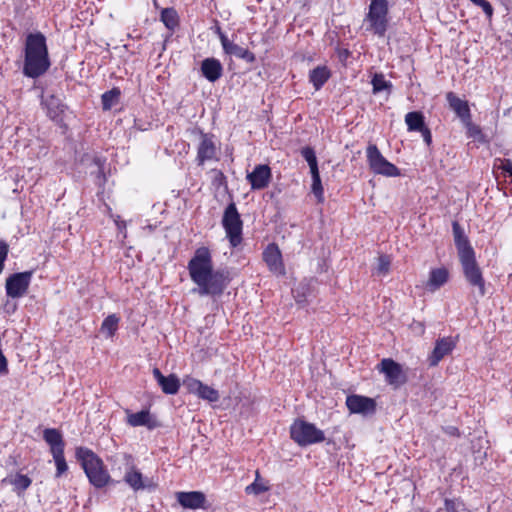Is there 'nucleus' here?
Returning <instances> with one entry per match:
<instances>
[{
    "label": "nucleus",
    "mask_w": 512,
    "mask_h": 512,
    "mask_svg": "<svg viewBox=\"0 0 512 512\" xmlns=\"http://www.w3.org/2000/svg\"><path fill=\"white\" fill-rule=\"evenodd\" d=\"M346 406L352 414L367 416L375 413L377 404L373 398L351 394L346 398Z\"/></svg>",
    "instance_id": "nucleus-11"
},
{
    "label": "nucleus",
    "mask_w": 512,
    "mask_h": 512,
    "mask_svg": "<svg viewBox=\"0 0 512 512\" xmlns=\"http://www.w3.org/2000/svg\"><path fill=\"white\" fill-rule=\"evenodd\" d=\"M9 246L4 240H0V274L4 269V263L7 259Z\"/></svg>",
    "instance_id": "nucleus-42"
},
{
    "label": "nucleus",
    "mask_w": 512,
    "mask_h": 512,
    "mask_svg": "<svg viewBox=\"0 0 512 512\" xmlns=\"http://www.w3.org/2000/svg\"><path fill=\"white\" fill-rule=\"evenodd\" d=\"M120 94V89L116 87L103 93L101 96L103 110H110L118 102Z\"/></svg>",
    "instance_id": "nucleus-30"
},
{
    "label": "nucleus",
    "mask_w": 512,
    "mask_h": 512,
    "mask_svg": "<svg viewBox=\"0 0 512 512\" xmlns=\"http://www.w3.org/2000/svg\"><path fill=\"white\" fill-rule=\"evenodd\" d=\"M50 67L46 37L41 32L30 33L25 41L23 74L29 78H38Z\"/></svg>",
    "instance_id": "nucleus-2"
},
{
    "label": "nucleus",
    "mask_w": 512,
    "mask_h": 512,
    "mask_svg": "<svg viewBox=\"0 0 512 512\" xmlns=\"http://www.w3.org/2000/svg\"><path fill=\"white\" fill-rule=\"evenodd\" d=\"M127 414V424L132 427H147L153 430L160 426L158 420L150 414L148 409H143L137 413H132L130 410L125 411Z\"/></svg>",
    "instance_id": "nucleus-15"
},
{
    "label": "nucleus",
    "mask_w": 512,
    "mask_h": 512,
    "mask_svg": "<svg viewBox=\"0 0 512 512\" xmlns=\"http://www.w3.org/2000/svg\"><path fill=\"white\" fill-rule=\"evenodd\" d=\"M75 456L89 482L95 488H103L109 483L111 478L104 467L103 461L91 449L77 447Z\"/></svg>",
    "instance_id": "nucleus-3"
},
{
    "label": "nucleus",
    "mask_w": 512,
    "mask_h": 512,
    "mask_svg": "<svg viewBox=\"0 0 512 512\" xmlns=\"http://www.w3.org/2000/svg\"><path fill=\"white\" fill-rule=\"evenodd\" d=\"M52 456L56 465L55 477L58 478L68 470V465L64 457V451L52 454Z\"/></svg>",
    "instance_id": "nucleus-37"
},
{
    "label": "nucleus",
    "mask_w": 512,
    "mask_h": 512,
    "mask_svg": "<svg viewBox=\"0 0 512 512\" xmlns=\"http://www.w3.org/2000/svg\"><path fill=\"white\" fill-rule=\"evenodd\" d=\"M197 396L209 402H217L220 398L219 392L216 389L204 383H202L200 390L197 393Z\"/></svg>",
    "instance_id": "nucleus-34"
},
{
    "label": "nucleus",
    "mask_w": 512,
    "mask_h": 512,
    "mask_svg": "<svg viewBox=\"0 0 512 512\" xmlns=\"http://www.w3.org/2000/svg\"><path fill=\"white\" fill-rule=\"evenodd\" d=\"M388 1L371 0L366 20L370 24V30L379 37H383L388 28Z\"/></svg>",
    "instance_id": "nucleus-6"
},
{
    "label": "nucleus",
    "mask_w": 512,
    "mask_h": 512,
    "mask_svg": "<svg viewBox=\"0 0 512 512\" xmlns=\"http://www.w3.org/2000/svg\"><path fill=\"white\" fill-rule=\"evenodd\" d=\"M405 123L407 125L408 131L419 132L426 126L425 117L421 111L408 112L405 115Z\"/></svg>",
    "instance_id": "nucleus-28"
},
{
    "label": "nucleus",
    "mask_w": 512,
    "mask_h": 512,
    "mask_svg": "<svg viewBox=\"0 0 512 512\" xmlns=\"http://www.w3.org/2000/svg\"><path fill=\"white\" fill-rule=\"evenodd\" d=\"M201 72L209 82H216L222 76L223 66L216 58H206L201 62Z\"/></svg>",
    "instance_id": "nucleus-24"
},
{
    "label": "nucleus",
    "mask_w": 512,
    "mask_h": 512,
    "mask_svg": "<svg viewBox=\"0 0 512 512\" xmlns=\"http://www.w3.org/2000/svg\"><path fill=\"white\" fill-rule=\"evenodd\" d=\"M119 320V317L115 314L107 316L102 322L101 331L105 333L107 337H112L118 328Z\"/></svg>",
    "instance_id": "nucleus-31"
},
{
    "label": "nucleus",
    "mask_w": 512,
    "mask_h": 512,
    "mask_svg": "<svg viewBox=\"0 0 512 512\" xmlns=\"http://www.w3.org/2000/svg\"><path fill=\"white\" fill-rule=\"evenodd\" d=\"M32 480L27 476L23 474H17L15 478L12 480V484L14 485L15 489L19 491H25L29 488L31 485Z\"/></svg>",
    "instance_id": "nucleus-39"
},
{
    "label": "nucleus",
    "mask_w": 512,
    "mask_h": 512,
    "mask_svg": "<svg viewBox=\"0 0 512 512\" xmlns=\"http://www.w3.org/2000/svg\"><path fill=\"white\" fill-rule=\"evenodd\" d=\"M252 190H262L266 188L272 178L271 168L266 164L256 165L251 173L246 176Z\"/></svg>",
    "instance_id": "nucleus-13"
},
{
    "label": "nucleus",
    "mask_w": 512,
    "mask_h": 512,
    "mask_svg": "<svg viewBox=\"0 0 512 512\" xmlns=\"http://www.w3.org/2000/svg\"><path fill=\"white\" fill-rule=\"evenodd\" d=\"M187 269L191 280L197 285L200 296H221L233 278L228 267L216 270L213 268L211 252L207 247L196 249Z\"/></svg>",
    "instance_id": "nucleus-1"
},
{
    "label": "nucleus",
    "mask_w": 512,
    "mask_h": 512,
    "mask_svg": "<svg viewBox=\"0 0 512 512\" xmlns=\"http://www.w3.org/2000/svg\"><path fill=\"white\" fill-rule=\"evenodd\" d=\"M32 276V271L17 272L8 276L5 283L7 296L12 299L23 297L28 291Z\"/></svg>",
    "instance_id": "nucleus-9"
},
{
    "label": "nucleus",
    "mask_w": 512,
    "mask_h": 512,
    "mask_svg": "<svg viewBox=\"0 0 512 512\" xmlns=\"http://www.w3.org/2000/svg\"><path fill=\"white\" fill-rule=\"evenodd\" d=\"M176 499L185 509L205 508L206 496L201 491L177 492Z\"/></svg>",
    "instance_id": "nucleus-16"
},
{
    "label": "nucleus",
    "mask_w": 512,
    "mask_h": 512,
    "mask_svg": "<svg viewBox=\"0 0 512 512\" xmlns=\"http://www.w3.org/2000/svg\"><path fill=\"white\" fill-rule=\"evenodd\" d=\"M452 231H453L455 246L458 251V256L462 257L465 255L474 253V249L470 245V242H469L467 236L465 235L463 228L457 221H454L452 223Z\"/></svg>",
    "instance_id": "nucleus-21"
},
{
    "label": "nucleus",
    "mask_w": 512,
    "mask_h": 512,
    "mask_svg": "<svg viewBox=\"0 0 512 512\" xmlns=\"http://www.w3.org/2000/svg\"><path fill=\"white\" fill-rule=\"evenodd\" d=\"M461 504L454 500L445 499V510L446 512H459V506Z\"/></svg>",
    "instance_id": "nucleus-46"
},
{
    "label": "nucleus",
    "mask_w": 512,
    "mask_h": 512,
    "mask_svg": "<svg viewBox=\"0 0 512 512\" xmlns=\"http://www.w3.org/2000/svg\"><path fill=\"white\" fill-rule=\"evenodd\" d=\"M475 5L481 7L484 11V13L491 18L493 15V7L492 5L486 1V0H470Z\"/></svg>",
    "instance_id": "nucleus-43"
},
{
    "label": "nucleus",
    "mask_w": 512,
    "mask_h": 512,
    "mask_svg": "<svg viewBox=\"0 0 512 512\" xmlns=\"http://www.w3.org/2000/svg\"><path fill=\"white\" fill-rule=\"evenodd\" d=\"M331 74L326 66H317L309 73V81L312 83L315 90H319L328 81Z\"/></svg>",
    "instance_id": "nucleus-27"
},
{
    "label": "nucleus",
    "mask_w": 512,
    "mask_h": 512,
    "mask_svg": "<svg viewBox=\"0 0 512 512\" xmlns=\"http://www.w3.org/2000/svg\"><path fill=\"white\" fill-rule=\"evenodd\" d=\"M301 156L306 160L309 165L310 171L318 169V161L315 150L310 146H305L300 151Z\"/></svg>",
    "instance_id": "nucleus-36"
},
{
    "label": "nucleus",
    "mask_w": 512,
    "mask_h": 512,
    "mask_svg": "<svg viewBox=\"0 0 512 512\" xmlns=\"http://www.w3.org/2000/svg\"><path fill=\"white\" fill-rule=\"evenodd\" d=\"M498 160L501 162L500 168L512 177V158Z\"/></svg>",
    "instance_id": "nucleus-44"
},
{
    "label": "nucleus",
    "mask_w": 512,
    "mask_h": 512,
    "mask_svg": "<svg viewBox=\"0 0 512 512\" xmlns=\"http://www.w3.org/2000/svg\"><path fill=\"white\" fill-rule=\"evenodd\" d=\"M43 439L49 445L51 454L64 451L65 442L62 433L56 428H46L43 431Z\"/></svg>",
    "instance_id": "nucleus-25"
},
{
    "label": "nucleus",
    "mask_w": 512,
    "mask_h": 512,
    "mask_svg": "<svg viewBox=\"0 0 512 512\" xmlns=\"http://www.w3.org/2000/svg\"><path fill=\"white\" fill-rule=\"evenodd\" d=\"M446 99L449 107L456 113L463 123L470 121L471 112L468 102L457 97L453 92H448Z\"/></svg>",
    "instance_id": "nucleus-23"
},
{
    "label": "nucleus",
    "mask_w": 512,
    "mask_h": 512,
    "mask_svg": "<svg viewBox=\"0 0 512 512\" xmlns=\"http://www.w3.org/2000/svg\"><path fill=\"white\" fill-rule=\"evenodd\" d=\"M464 124L467 127V134L469 137H472L482 143L486 142L485 136L478 125L473 124L471 120Z\"/></svg>",
    "instance_id": "nucleus-38"
},
{
    "label": "nucleus",
    "mask_w": 512,
    "mask_h": 512,
    "mask_svg": "<svg viewBox=\"0 0 512 512\" xmlns=\"http://www.w3.org/2000/svg\"><path fill=\"white\" fill-rule=\"evenodd\" d=\"M161 21L168 29L173 30L178 25L176 11L173 8H166L162 10Z\"/></svg>",
    "instance_id": "nucleus-33"
},
{
    "label": "nucleus",
    "mask_w": 512,
    "mask_h": 512,
    "mask_svg": "<svg viewBox=\"0 0 512 512\" xmlns=\"http://www.w3.org/2000/svg\"><path fill=\"white\" fill-rule=\"evenodd\" d=\"M463 274L466 281L473 287L478 289V293L481 297L486 294L485 280L482 275L481 268L479 267L475 252L459 257Z\"/></svg>",
    "instance_id": "nucleus-7"
},
{
    "label": "nucleus",
    "mask_w": 512,
    "mask_h": 512,
    "mask_svg": "<svg viewBox=\"0 0 512 512\" xmlns=\"http://www.w3.org/2000/svg\"><path fill=\"white\" fill-rule=\"evenodd\" d=\"M290 436L299 446L305 447L325 440L324 432L314 424L297 419L290 427Z\"/></svg>",
    "instance_id": "nucleus-4"
},
{
    "label": "nucleus",
    "mask_w": 512,
    "mask_h": 512,
    "mask_svg": "<svg viewBox=\"0 0 512 512\" xmlns=\"http://www.w3.org/2000/svg\"><path fill=\"white\" fill-rule=\"evenodd\" d=\"M153 376L165 394L175 395L180 388V380L175 374L165 376L158 368L153 369Z\"/></svg>",
    "instance_id": "nucleus-19"
},
{
    "label": "nucleus",
    "mask_w": 512,
    "mask_h": 512,
    "mask_svg": "<svg viewBox=\"0 0 512 512\" xmlns=\"http://www.w3.org/2000/svg\"><path fill=\"white\" fill-rule=\"evenodd\" d=\"M391 260L387 255H381L378 258L376 271L380 275H386L390 269Z\"/></svg>",
    "instance_id": "nucleus-41"
},
{
    "label": "nucleus",
    "mask_w": 512,
    "mask_h": 512,
    "mask_svg": "<svg viewBox=\"0 0 512 512\" xmlns=\"http://www.w3.org/2000/svg\"><path fill=\"white\" fill-rule=\"evenodd\" d=\"M371 84L373 87V93L377 94L384 90H390L392 87L391 82L385 80V77L381 73H375L372 77Z\"/></svg>",
    "instance_id": "nucleus-32"
},
{
    "label": "nucleus",
    "mask_w": 512,
    "mask_h": 512,
    "mask_svg": "<svg viewBox=\"0 0 512 512\" xmlns=\"http://www.w3.org/2000/svg\"><path fill=\"white\" fill-rule=\"evenodd\" d=\"M456 346V341L452 337H443L436 340L435 347L428 357L430 366H437L438 363L449 355Z\"/></svg>",
    "instance_id": "nucleus-14"
},
{
    "label": "nucleus",
    "mask_w": 512,
    "mask_h": 512,
    "mask_svg": "<svg viewBox=\"0 0 512 512\" xmlns=\"http://www.w3.org/2000/svg\"><path fill=\"white\" fill-rule=\"evenodd\" d=\"M367 160L370 169L375 174L384 175L387 177H397L400 175V170L393 163L389 162L380 152L375 144L368 145L366 149Z\"/></svg>",
    "instance_id": "nucleus-8"
},
{
    "label": "nucleus",
    "mask_w": 512,
    "mask_h": 512,
    "mask_svg": "<svg viewBox=\"0 0 512 512\" xmlns=\"http://www.w3.org/2000/svg\"><path fill=\"white\" fill-rule=\"evenodd\" d=\"M183 385L189 393L197 395V393L200 390V387L202 385V382L193 377H186L183 380Z\"/></svg>",
    "instance_id": "nucleus-40"
},
{
    "label": "nucleus",
    "mask_w": 512,
    "mask_h": 512,
    "mask_svg": "<svg viewBox=\"0 0 512 512\" xmlns=\"http://www.w3.org/2000/svg\"><path fill=\"white\" fill-rule=\"evenodd\" d=\"M268 486L261 480L260 474L256 471V478L253 483L245 488L247 494L260 495L268 490Z\"/></svg>",
    "instance_id": "nucleus-35"
},
{
    "label": "nucleus",
    "mask_w": 512,
    "mask_h": 512,
    "mask_svg": "<svg viewBox=\"0 0 512 512\" xmlns=\"http://www.w3.org/2000/svg\"><path fill=\"white\" fill-rule=\"evenodd\" d=\"M16 307L17 306L15 303H10L9 301H7L4 305L5 311L7 313H13L16 310Z\"/></svg>",
    "instance_id": "nucleus-49"
},
{
    "label": "nucleus",
    "mask_w": 512,
    "mask_h": 512,
    "mask_svg": "<svg viewBox=\"0 0 512 512\" xmlns=\"http://www.w3.org/2000/svg\"><path fill=\"white\" fill-rule=\"evenodd\" d=\"M312 178L311 192L316 197L318 203L324 202V190L320 177L319 168L310 171Z\"/></svg>",
    "instance_id": "nucleus-29"
},
{
    "label": "nucleus",
    "mask_w": 512,
    "mask_h": 512,
    "mask_svg": "<svg viewBox=\"0 0 512 512\" xmlns=\"http://www.w3.org/2000/svg\"><path fill=\"white\" fill-rule=\"evenodd\" d=\"M449 277V272L446 268H436L430 271L427 287L431 291H435L443 286Z\"/></svg>",
    "instance_id": "nucleus-26"
},
{
    "label": "nucleus",
    "mask_w": 512,
    "mask_h": 512,
    "mask_svg": "<svg viewBox=\"0 0 512 512\" xmlns=\"http://www.w3.org/2000/svg\"><path fill=\"white\" fill-rule=\"evenodd\" d=\"M378 369L384 374L386 382L395 389L407 382V376L402 366L391 358L382 359Z\"/></svg>",
    "instance_id": "nucleus-10"
},
{
    "label": "nucleus",
    "mask_w": 512,
    "mask_h": 512,
    "mask_svg": "<svg viewBox=\"0 0 512 512\" xmlns=\"http://www.w3.org/2000/svg\"><path fill=\"white\" fill-rule=\"evenodd\" d=\"M263 259L271 272L284 274L282 255L278 246L269 244L263 252Z\"/></svg>",
    "instance_id": "nucleus-18"
},
{
    "label": "nucleus",
    "mask_w": 512,
    "mask_h": 512,
    "mask_svg": "<svg viewBox=\"0 0 512 512\" xmlns=\"http://www.w3.org/2000/svg\"><path fill=\"white\" fill-rule=\"evenodd\" d=\"M43 104L46 106L47 115L50 119L58 124L63 122L67 107L60 98L50 95L43 100Z\"/></svg>",
    "instance_id": "nucleus-20"
},
{
    "label": "nucleus",
    "mask_w": 512,
    "mask_h": 512,
    "mask_svg": "<svg viewBox=\"0 0 512 512\" xmlns=\"http://www.w3.org/2000/svg\"><path fill=\"white\" fill-rule=\"evenodd\" d=\"M93 163L95 164V166L97 167V176L100 178V177H103L104 178V169H103V166H104V163H105V159H102L101 157H94L93 159Z\"/></svg>",
    "instance_id": "nucleus-45"
},
{
    "label": "nucleus",
    "mask_w": 512,
    "mask_h": 512,
    "mask_svg": "<svg viewBox=\"0 0 512 512\" xmlns=\"http://www.w3.org/2000/svg\"><path fill=\"white\" fill-rule=\"evenodd\" d=\"M443 431L449 436L457 437L460 435L458 428L451 425L443 427Z\"/></svg>",
    "instance_id": "nucleus-48"
},
{
    "label": "nucleus",
    "mask_w": 512,
    "mask_h": 512,
    "mask_svg": "<svg viewBox=\"0 0 512 512\" xmlns=\"http://www.w3.org/2000/svg\"><path fill=\"white\" fill-rule=\"evenodd\" d=\"M216 154V147L212 140V136L201 134V141L197 151V161L199 165H203L205 161L212 160Z\"/></svg>",
    "instance_id": "nucleus-22"
},
{
    "label": "nucleus",
    "mask_w": 512,
    "mask_h": 512,
    "mask_svg": "<svg viewBox=\"0 0 512 512\" xmlns=\"http://www.w3.org/2000/svg\"><path fill=\"white\" fill-rule=\"evenodd\" d=\"M218 35L225 54L243 59L247 63L255 62L256 57L254 53L229 40L228 37L223 32H221L220 28H218Z\"/></svg>",
    "instance_id": "nucleus-12"
},
{
    "label": "nucleus",
    "mask_w": 512,
    "mask_h": 512,
    "mask_svg": "<svg viewBox=\"0 0 512 512\" xmlns=\"http://www.w3.org/2000/svg\"><path fill=\"white\" fill-rule=\"evenodd\" d=\"M419 132L422 134V137H423L424 142H425L428 146H430V145H431V143H432V134H431L430 129H429L427 126H425V127H424L423 129H421Z\"/></svg>",
    "instance_id": "nucleus-47"
},
{
    "label": "nucleus",
    "mask_w": 512,
    "mask_h": 512,
    "mask_svg": "<svg viewBox=\"0 0 512 512\" xmlns=\"http://www.w3.org/2000/svg\"><path fill=\"white\" fill-rule=\"evenodd\" d=\"M222 226L231 246L237 247L242 242L243 221L234 202H230L226 206L222 217Z\"/></svg>",
    "instance_id": "nucleus-5"
},
{
    "label": "nucleus",
    "mask_w": 512,
    "mask_h": 512,
    "mask_svg": "<svg viewBox=\"0 0 512 512\" xmlns=\"http://www.w3.org/2000/svg\"><path fill=\"white\" fill-rule=\"evenodd\" d=\"M124 481L134 490H152L155 488V484L149 478H144L142 473L137 470L134 466H131L124 475Z\"/></svg>",
    "instance_id": "nucleus-17"
}]
</instances>
